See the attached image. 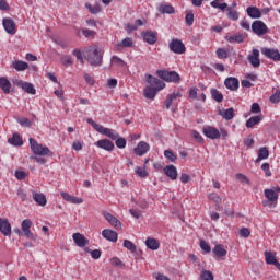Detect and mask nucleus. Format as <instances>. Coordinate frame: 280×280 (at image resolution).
I'll list each match as a JSON object with an SVG mask.
<instances>
[{"mask_svg":"<svg viewBox=\"0 0 280 280\" xmlns=\"http://www.w3.org/2000/svg\"><path fill=\"white\" fill-rule=\"evenodd\" d=\"M147 82L150 84V86L144 89V97H147V100H154L159 91L165 89V82L152 74H148Z\"/></svg>","mask_w":280,"mask_h":280,"instance_id":"obj_1","label":"nucleus"},{"mask_svg":"<svg viewBox=\"0 0 280 280\" xmlns=\"http://www.w3.org/2000/svg\"><path fill=\"white\" fill-rule=\"evenodd\" d=\"M85 58L92 67H102V60H104V52L100 47H89L85 50Z\"/></svg>","mask_w":280,"mask_h":280,"instance_id":"obj_2","label":"nucleus"},{"mask_svg":"<svg viewBox=\"0 0 280 280\" xmlns=\"http://www.w3.org/2000/svg\"><path fill=\"white\" fill-rule=\"evenodd\" d=\"M156 75L164 82H173L174 84H180V74L176 71L158 70Z\"/></svg>","mask_w":280,"mask_h":280,"instance_id":"obj_3","label":"nucleus"},{"mask_svg":"<svg viewBox=\"0 0 280 280\" xmlns=\"http://www.w3.org/2000/svg\"><path fill=\"white\" fill-rule=\"evenodd\" d=\"M32 226H34V223L30 219H24L21 223L22 229V235L24 237H28V240H33V242H36L38 240V236L34 233H32Z\"/></svg>","mask_w":280,"mask_h":280,"instance_id":"obj_4","label":"nucleus"},{"mask_svg":"<svg viewBox=\"0 0 280 280\" xmlns=\"http://www.w3.org/2000/svg\"><path fill=\"white\" fill-rule=\"evenodd\" d=\"M279 192H280V187H277L276 189H265L264 195L268 201H262V206L268 207L269 202L270 205H277L279 200Z\"/></svg>","mask_w":280,"mask_h":280,"instance_id":"obj_5","label":"nucleus"},{"mask_svg":"<svg viewBox=\"0 0 280 280\" xmlns=\"http://www.w3.org/2000/svg\"><path fill=\"white\" fill-rule=\"evenodd\" d=\"M28 141L32 152H34L37 156H47L49 154V148L43 147V144L38 143V141L34 140V138H30Z\"/></svg>","mask_w":280,"mask_h":280,"instance_id":"obj_6","label":"nucleus"},{"mask_svg":"<svg viewBox=\"0 0 280 280\" xmlns=\"http://www.w3.org/2000/svg\"><path fill=\"white\" fill-rule=\"evenodd\" d=\"M168 49L173 51V54L183 55L185 51H187V47H185V44L183 40L178 38H173L171 43L168 44Z\"/></svg>","mask_w":280,"mask_h":280,"instance_id":"obj_7","label":"nucleus"},{"mask_svg":"<svg viewBox=\"0 0 280 280\" xmlns=\"http://www.w3.org/2000/svg\"><path fill=\"white\" fill-rule=\"evenodd\" d=\"M252 32H254L256 36H265V34H268L269 30L264 21L256 20L252 24Z\"/></svg>","mask_w":280,"mask_h":280,"instance_id":"obj_8","label":"nucleus"},{"mask_svg":"<svg viewBox=\"0 0 280 280\" xmlns=\"http://www.w3.org/2000/svg\"><path fill=\"white\" fill-rule=\"evenodd\" d=\"M13 84H15V86H18L19 89H22L23 91H25V93H28L30 95H36V89L34 88V84L30 82L15 79L13 81Z\"/></svg>","mask_w":280,"mask_h":280,"instance_id":"obj_9","label":"nucleus"},{"mask_svg":"<svg viewBox=\"0 0 280 280\" xmlns=\"http://www.w3.org/2000/svg\"><path fill=\"white\" fill-rule=\"evenodd\" d=\"M247 60L254 69H259V67H261V59H259V49L253 48L252 54L247 56Z\"/></svg>","mask_w":280,"mask_h":280,"instance_id":"obj_10","label":"nucleus"},{"mask_svg":"<svg viewBox=\"0 0 280 280\" xmlns=\"http://www.w3.org/2000/svg\"><path fill=\"white\" fill-rule=\"evenodd\" d=\"M261 54L265 58L273 60V62H280V51L276 48H261Z\"/></svg>","mask_w":280,"mask_h":280,"instance_id":"obj_11","label":"nucleus"},{"mask_svg":"<svg viewBox=\"0 0 280 280\" xmlns=\"http://www.w3.org/2000/svg\"><path fill=\"white\" fill-rule=\"evenodd\" d=\"M2 25L7 34H10L11 36H14L16 34V23L12 18H4L2 20Z\"/></svg>","mask_w":280,"mask_h":280,"instance_id":"obj_12","label":"nucleus"},{"mask_svg":"<svg viewBox=\"0 0 280 280\" xmlns=\"http://www.w3.org/2000/svg\"><path fill=\"white\" fill-rule=\"evenodd\" d=\"M202 133L207 139L218 140L220 139V130L213 126H206L202 128Z\"/></svg>","mask_w":280,"mask_h":280,"instance_id":"obj_13","label":"nucleus"},{"mask_svg":"<svg viewBox=\"0 0 280 280\" xmlns=\"http://www.w3.org/2000/svg\"><path fill=\"white\" fill-rule=\"evenodd\" d=\"M150 152V144L145 141H140L133 149L136 156H145Z\"/></svg>","mask_w":280,"mask_h":280,"instance_id":"obj_14","label":"nucleus"},{"mask_svg":"<svg viewBox=\"0 0 280 280\" xmlns=\"http://www.w3.org/2000/svg\"><path fill=\"white\" fill-rule=\"evenodd\" d=\"M96 148H101V150H105L106 152H113L115 150V143L108 139H102L94 143Z\"/></svg>","mask_w":280,"mask_h":280,"instance_id":"obj_15","label":"nucleus"},{"mask_svg":"<svg viewBox=\"0 0 280 280\" xmlns=\"http://www.w3.org/2000/svg\"><path fill=\"white\" fill-rule=\"evenodd\" d=\"M180 97H183V93H180L178 91H174L172 94H168L164 102V106H165L166 110H170V108H172V104H174V102H176V100H180Z\"/></svg>","mask_w":280,"mask_h":280,"instance_id":"obj_16","label":"nucleus"},{"mask_svg":"<svg viewBox=\"0 0 280 280\" xmlns=\"http://www.w3.org/2000/svg\"><path fill=\"white\" fill-rule=\"evenodd\" d=\"M0 233H2V235L5 237L12 235V225L8 219L0 218Z\"/></svg>","mask_w":280,"mask_h":280,"instance_id":"obj_17","label":"nucleus"},{"mask_svg":"<svg viewBox=\"0 0 280 280\" xmlns=\"http://www.w3.org/2000/svg\"><path fill=\"white\" fill-rule=\"evenodd\" d=\"M72 240L79 248H84V246H89V238L80 233H74L72 235Z\"/></svg>","mask_w":280,"mask_h":280,"instance_id":"obj_18","label":"nucleus"},{"mask_svg":"<svg viewBox=\"0 0 280 280\" xmlns=\"http://www.w3.org/2000/svg\"><path fill=\"white\" fill-rule=\"evenodd\" d=\"M102 215L107 220V222L115 226V229H121V221L119 219L115 218V215L110 214V212L103 211Z\"/></svg>","mask_w":280,"mask_h":280,"instance_id":"obj_19","label":"nucleus"},{"mask_svg":"<svg viewBox=\"0 0 280 280\" xmlns=\"http://www.w3.org/2000/svg\"><path fill=\"white\" fill-rule=\"evenodd\" d=\"M142 38L144 43H148V45H155V43L159 40V36H156V33L152 31L143 32Z\"/></svg>","mask_w":280,"mask_h":280,"instance_id":"obj_20","label":"nucleus"},{"mask_svg":"<svg viewBox=\"0 0 280 280\" xmlns=\"http://www.w3.org/2000/svg\"><path fill=\"white\" fill-rule=\"evenodd\" d=\"M100 135H104L105 137H108V139H112L115 141V139H119V133L115 131L114 129L106 128L104 126H101V129H98Z\"/></svg>","mask_w":280,"mask_h":280,"instance_id":"obj_21","label":"nucleus"},{"mask_svg":"<svg viewBox=\"0 0 280 280\" xmlns=\"http://www.w3.org/2000/svg\"><path fill=\"white\" fill-rule=\"evenodd\" d=\"M224 85L230 91H237V89H240V80H237L235 77H229L225 79Z\"/></svg>","mask_w":280,"mask_h":280,"instance_id":"obj_22","label":"nucleus"},{"mask_svg":"<svg viewBox=\"0 0 280 280\" xmlns=\"http://www.w3.org/2000/svg\"><path fill=\"white\" fill-rule=\"evenodd\" d=\"M164 174L168 176L171 180H176V178H178V170L173 164L164 167Z\"/></svg>","mask_w":280,"mask_h":280,"instance_id":"obj_23","label":"nucleus"},{"mask_svg":"<svg viewBox=\"0 0 280 280\" xmlns=\"http://www.w3.org/2000/svg\"><path fill=\"white\" fill-rule=\"evenodd\" d=\"M0 89L4 93V95H10V90L12 89V83L8 78H0Z\"/></svg>","mask_w":280,"mask_h":280,"instance_id":"obj_24","label":"nucleus"},{"mask_svg":"<svg viewBox=\"0 0 280 280\" xmlns=\"http://www.w3.org/2000/svg\"><path fill=\"white\" fill-rule=\"evenodd\" d=\"M33 200L39 206L45 207L47 205V197L43 192L33 191Z\"/></svg>","mask_w":280,"mask_h":280,"instance_id":"obj_25","label":"nucleus"},{"mask_svg":"<svg viewBox=\"0 0 280 280\" xmlns=\"http://www.w3.org/2000/svg\"><path fill=\"white\" fill-rule=\"evenodd\" d=\"M102 236L109 242H117L118 238L117 232L108 229L102 231Z\"/></svg>","mask_w":280,"mask_h":280,"instance_id":"obj_26","label":"nucleus"},{"mask_svg":"<svg viewBox=\"0 0 280 280\" xmlns=\"http://www.w3.org/2000/svg\"><path fill=\"white\" fill-rule=\"evenodd\" d=\"M15 71H27L30 69V63L23 60H15L11 66Z\"/></svg>","mask_w":280,"mask_h":280,"instance_id":"obj_27","label":"nucleus"},{"mask_svg":"<svg viewBox=\"0 0 280 280\" xmlns=\"http://www.w3.org/2000/svg\"><path fill=\"white\" fill-rule=\"evenodd\" d=\"M145 246L147 248H149V250H159L161 244L159 243V241L154 237H148L145 240Z\"/></svg>","mask_w":280,"mask_h":280,"instance_id":"obj_28","label":"nucleus"},{"mask_svg":"<svg viewBox=\"0 0 280 280\" xmlns=\"http://www.w3.org/2000/svg\"><path fill=\"white\" fill-rule=\"evenodd\" d=\"M246 12L250 19H261V10L257 7H248Z\"/></svg>","mask_w":280,"mask_h":280,"instance_id":"obj_29","label":"nucleus"},{"mask_svg":"<svg viewBox=\"0 0 280 280\" xmlns=\"http://www.w3.org/2000/svg\"><path fill=\"white\" fill-rule=\"evenodd\" d=\"M8 143H10V145L21 148V145H23V138H21L19 133H13V136L8 139Z\"/></svg>","mask_w":280,"mask_h":280,"instance_id":"obj_30","label":"nucleus"},{"mask_svg":"<svg viewBox=\"0 0 280 280\" xmlns=\"http://www.w3.org/2000/svg\"><path fill=\"white\" fill-rule=\"evenodd\" d=\"M262 119H264V115L252 116L246 121V128H255V126H257V124H259Z\"/></svg>","mask_w":280,"mask_h":280,"instance_id":"obj_31","label":"nucleus"},{"mask_svg":"<svg viewBox=\"0 0 280 280\" xmlns=\"http://www.w3.org/2000/svg\"><path fill=\"white\" fill-rule=\"evenodd\" d=\"M212 253L215 255V257L222 258L226 257V249L224 248V245L218 244L213 247Z\"/></svg>","mask_w":280,"mask_h":280,"instance_id":"obj_32","label":"nucleus"},{"mask_svg":"<svg viewBox=\"0 0 280 280\" xmlns=\"http://www.w3.org/2000/svg\"><path fill=\"white\" fill-rule=\"evenodd\" d=\"M270 156V151H268V148L262 147L258 150V158L256 159V163H259Z\"/></svg>","mask_w":280,"mask_h":280,"instance_id":"obj_33","label":"nucleus"},{"mask_svg":"<svg viewBox=\"0 0 280 280\" xmlns=\"http://www.w3.org/2000/svg\"><path fill=\"white\" fill-rule=\"evenodd\" d=\"M244 34H237V35H226L225 40L228 43H244Z\"/></svg>","mask_w":280,"mask_h":280,"instance_id":"obj_34","label":"nucleus"},{"mask_svg":"<svg viewBox=\"0 0 280 280\" xmlns=\"http://www.w3.org/2000/svg\"><path fill=\"white\" fill-rule=\"evenodd\" d=\"M219 115H221V117H223V119H226V121H231V119H233V117H235V109L229 108L223 112H220Z\"/></svg>","mask_w":280,"mask_h":280,"instance_id":"obj_35","label":"nucleus"},{"mask_svg":"<svg viewBox=\"0 0 280 280\" xmlns=\"http://www.w3.org/2000/svg\"><path fill=\"white\" fill-rule=\"evenodd\" d=\"M265 261L269 266H275L276 262L278 261L277 256H275V254L271 252H265Z\"/></svg>","mask_w":280,"mask_h":280,"instance_id":"obj_36","label":"nucleus"},{"mask_svg":"<svg viewBox=\"0 0 280 280\" xmlns=\"http://www.w3.org/2000/svg\"><path fill=\"white\" fill-rule=\"evenodd\" d=\"M110 65H112V67L124 68V67H126V61H124V59H121L117 56H113L110 59Z\"/></svg>","mask_w":280,"mask_h":280,"instance_id":"obj_37","label":"nucleus"},{"mask_svg":"<svg viewBox=\"0 0 280 280\" xmlns=\"http://www.w3.org/2000/svg\"><path fill=\"white\" fill-rule=\"evenodd\" d=\"M159 11L162 14H174V7H172L171 4H162L160 5Z\"/></svg>","mask_w":280,"mask_h":280,"instance_id":"obj_38","label":"nucleus"},{"mask_svg":"<svg viewBox=\"0 0 280 280\" xmlns=\"http://www.w3.org/2000/svg\"><path fill=\"white\" fill-rule=\"evenodd\" d=\"M211 96H212V100H214L215 102H223L224 100V95L221 94L220 91H218V89H212L211 90Z\"/></svg>","mask_w":280,"mask_h":280,"instance_id":"obj_39","label":"nucleus"},{"mask_svg":"<svg viewBox=\"0 0 280 280\" xmlns=\"http://www.w3.org/2000/svg\"><path fill=\"white\" fill-rule=\"evenodd\" d=\"M226 11H228V19H230V21H237L240 19V13L235 10H231V7H228Z\"/></svg>","mask_w":280,"mask_h":280,"instance_id":"obj_40","label":"nucleus"},{"mask_svg":"<svg viewBox=\"0 0 280 280\" xmlns=\"http://www.w3.org/2000/svg\"><path fill=\"white\" fill-rule=\"evenodd\" d=\"M220 1H222V0H213L211 3H210V5H212V8H215V9H218V10H222V11H224V10H226V8H229V4L228 3H221Z\"/></svg>","mask_w":280,"mask_h":280,"instance_id":"obj_41","label":"nucleus"},{"mask_svg":"<svg viewBox=\"0 0 280 280\" xmlns=\"http://www.w3.org/2000/svg\"><path fill=\"white\" fill-rule=\"evenodd\" d=\"M124 247L130 250V253H137V245L129 240L124 241Z\"/></svg>","mask_w":280,"mask_h":280,"instance_id":"obj_42","label":"nucleus"},{"mask_svg":"<svg viewBox=\"0 0 280 280\" xmlns=\"http://www.w3.org/2000/svg\"><path fill=\"white\" fill-rule=\"evenodd\" d=\"M85 7L90 10L91 14H100V12H102L100 3H96L95 5L85 4Z\"/></svg>","mask_w":280,"mask_h":280,"instance_id":"obj_43","label":"nucleus"},{"mask_svg":"<svg viewBox=\"0 0 280 280\" xmlns=\"http://www.w3.org/2000/svg\"><path fill=\"white\" fill-rule=\"evenodd\" d=\"M18 124H20V126H23L24 128H32V120L30 118H19Z\"/></svg>","mask_w":280,"mask_h":280,"instance_id":"obj_44","label":"nucleus"},{"mask_svg":"<svg viewBox=\"0 0 280 280\" xmlns=\"http://www.w3.org/2000/svg\"><path fill=\"white\" fill-rule=\"evenodd\" d=\"M132 45H133L132 38L127 37L122 39L120 43H118L117 47H132Z\"/></svg>","mask_w":280,"mask_h":280,"instance_id":"obj_45","label":"nucleus"},{"mask_svg":"<svg viewBox=\"0 0 280 280\" xmlns=\"http://www.w3.org/2000/svg\"><path fill=\"white\" fill-rule=\"evenodd\" d=\"M269 102H271V104H279V102H280V90H276V93L272 94L269 97Z\"/></svg>","mask_w":280,"mask_h":280,"instance_id":"obj_46","label":"nucleus"},{"mask_svg":"<svg viewBox=\"0 0 280 280\" xmlns=\"http://www.w3.org/2000/svg\"><path fill=\"white\" fill-rule=\"evenodd\" d=\"M217 57L220 59V60H224V58H229V52L226 51V49L224 48H219L217 50Z\"/></svg>","mask_w":280,"mask_h":280,"instance_id":"obj_47","label":"nucleus"},{"mask_svg":"<svg viewBox=\"0 0 280 280\" xmlns=\"http://www.w3.org/2000/svg\"><path fill=\"white\" fill-rule=\"evenodd\" d=\"M164 156H165V159H168V161H171L172 163H174V161H176V159H178V156H176V154H174V152H172L170 150L164 151Z\"/></svg>","mask_w":280,"mask_h":280,"instance_id":"obj_48","label":"nucleus"},{"mask_svg":"<svg viewBox=\"0 0 280 280\" xmlns=\"http://www.w3.org/2000/svg\"><path fill=\"white\" fill-rule=\"evenodd\" d=\"M202 280H213V273L209 270H202L200 275Z\"/></svg>","mask_w":280,"mask_h":280,"instance_id":"obj_49","label":"nucleus"},{"mask_svg":"<svg viewBox=\"0 0 280 280\" xmlns=\"http://www.w3.org/2000/svg\"><path fill=\"white\" fill-rule=\"evenodd\" d=\"M136 174H137V176H140V178H147L148 171H145V168H143V167L137 166Z\"/></svg>","mask_w":280,"mask_h":280,"instance_id":"obj_50","label":"nucleus"},{"mask_svg":"<svg viewBox=\"0 0 280 280\" xmlns=\"http://www.w3.org/2000/svg\"><path fill=\"white\" fill-rule=\"evenodd\" d=\"M236 180H240V183H246L247 185H250V179L246 177V175L238 173L235 175Z\"/></svg>","mask_w":280,"mask_h":280,"instance_id":"obj_51","label":"nucleus"},{"mask_svg":"<svg viewBox=\"0 0 280 280\" xmlns=\"http://www.w3.org/2000/svg\"><path fill=\"white\" fill-rule=\"evenodd\" d=\"M200 248L203 250V253H211V246L205 240L200 241Z\"/></svg>","mask_w":280,"mask_h":280,"instance_id":"obj_52","label":"nucleus"},{"mask_svg":"<svg viewBox=\"0 0 280 280\" xmlns=\"http://www.w3.org/2000/svg\"><path fill=\"white\" fill-rule=\"evenodd\" d=\"M82 34H83V36H85V38H95V34H97V33H95V31H91L89 28H83Z\"/></svg>","mask_w":280,"mask_h":280,"instance_id":"obj_53","label":"nucleus"},{"mask_svg":"<svg viewBox=\"0 0 280 280\" xmlns=\"http://www.w3.org/2000/svg\"><path fill=\"white\" fill-rule=\"evenodd\" d=\"M72 55L75 56L77 60L81 61V65H84V57L82 56V50L74 49Z\"/></svg>","mask_w":280,"mask_h":280,"instance_id":"obj_54","label":"nucleus"},{"mask_svg":"<svg viewBox=\"0 0 280 280\" xmlns=\"http://www.w3.org/2000/svg\"><path fill=\"white\" fill-rule=\"evenodd\" d=\"M209 200H212V202L220 203L222 202V197L218 195L217 192H212L209 195Z\"/></svg>","mask_w":280,"mask_h":280,"instance_id":"obj_55","label":"nucleus"},{"mask_svg":"<svg viewBox=\"0 0 280 280\" xmlns=\"http://www.w3.org/2000/svg\"><path fill=\"white\" fill-rule=\"evenodd\" d=\"M115 143H116V145L120 149V150H124V148H126V140H125V138H117V139H115Z\"/></svg>","mask_w":280,"mask_h":280,"instance_id":"obj_56","label":"nucleus"},{"mask_svg":"<svg viewBox=\"0 0 280 280\" xmlns=\"http://www.w3.org/2000/svg\"><path fill=\"white\" fill-rule=\"evenodd\" d=\"M61 62L63 67H71V65H73V59H71V57L69 56H65L63 58H61Z\"/></svg>","mask_w":280,"mask_h":280,"instance_id":"obj_57","label":"nucleus"},{"mask_svg":"<svg viewBox=\"0 0 280 280\" xmlns=\"http://www.w3.org/2000/svg\"><path fill=\"white\" fill-rule=\"evenodd\" d=\"M0 10L3 12H10V4L7 0H0Z\"/></svg>","mask_w":280,"mask_h":280,"instance_id":"obj_58","label":"nucleus"},{"mask_svg":"<svg viewBox=\"0 0 280 280\" xmlns=\"http://www.w3.org/2000/svg\"><path fill=\"white\" fill-rule=\"evenodd\" d=\"M84 148V144H82V142H80V140H75L72 143V150H75V152H80V150H82Z\"/></svg>","mask_w":280,"mask_h":280,"instance_id":"obj_59","label":"nucleus"},{"mask_svg":"<svg viewBox=\"0 0 280 280\" xmlns=\"http://www.w3.org/2000/svg\"><path fill=\"white\" fill-rule=\"evenodd\" d=\"M262 172H265V176H272V172H270V164L269 163H264L261 165Z\"/></svg>","mask_w":280,"mask_h":280,"instance_id":"obj_60","label":"nucleus"},{"mask_svg":"<svg viewBox=\"0 0 280 280\" xmlns=\"http://www.w3.org/2000/svg\"><path fill=\"white\" fill-rule=\"evenodd\" d=\"M84 80L90 86H93L95 84V79L89 73H84Z\"/></svg>","mask_w":280,"mask_h":280,"instance_id":"obj_61","label":"nucleus"},{"mask_svg":"<svg viewBox=\"0 0 280 280\" xmlns=\"http://www.w3.org/2000/svg\"><path fill=\"white\" fill-rule=\"evenodd\" d=\"M186 25L190 27V25H194V13H187L185 16Z\"/></svg>","mask_w":280,"mask_h":280,"instance_id":"obj_62","label":"nucleus"},{"mask_svg":"<svg viewBox=\"0 0 280 280\" xmlns=\"http://www.w3.org/2000/svg\"><path fill=\"white\" fill-rule=\"evenodd\" d=\"M250 112L254 113V115H257L261 113V107L257 103H253L250 107Z\"/></svg>","mask_w":280,"mask_h":280,"instance_id":"obj_63","label":"nucleus"},{"mask_svg":"<svg viewBox=\"0 0 280 280\" xmlns=\"http://www.w3.org/2000/svg\"><path fill=\"white\" fill-rule=\"evenodd\" d=\"M241 237H250V230L248 228H242L240 230Z\"/></svg>","mask_w":280,"mask_h":280,"instance_id":"obj_64","label":"nucleus"}]
</instances>
